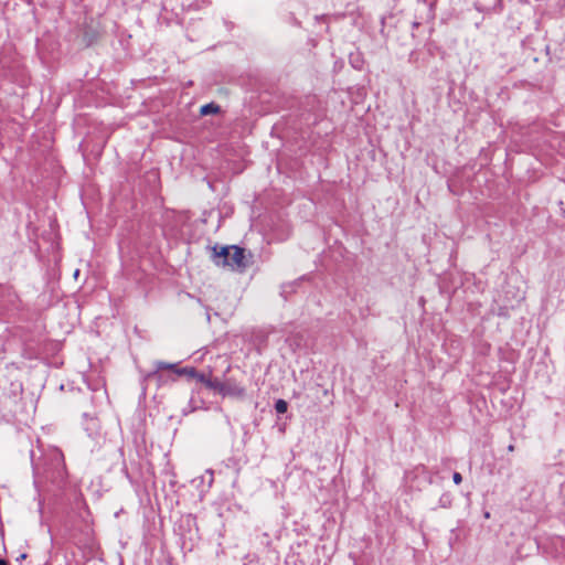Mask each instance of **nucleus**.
Returning a JSON list of instances; mask_svg holds the SVG:
<instances>
[{
	"label": "nucleus",
	"mask_w": 565,
	"mask_h": 565,
	"mask_svg": "<svg viewBox=\"0 0 565 565\" xmlns=\"http://www.w3.org/2000/svg\"><path fill=\"white\" fill-rule=\"evenodd\" d=\"M26 556H28V555H26L25 553L21 554V555L17 558V562H22L23 559H25V558H26Z\"/></svg>",
	"instance_id": "f3484780"
},
{
	"label": "nucleus",
	"mask_w": 565,
	"mask_h": 565,
	"mask_svg": "<svg viewBox=\"0 0 565 565\" xmlns=\"http://www.w3.org/2000/svg\"><path fill=\"white\" fill-rule=\"evenodd\" d=\"M435 3L436 0H417L416 11L424 14L427 19H433L435 15Z\"/></svg>",
	"instance_id": "423d86ee"
},
{
	"label": "nucleus",
	"mask_w": 565,
	"mask_h": 565,
	"mask_svg": "<svg viewBox=\"0 0 565 565\" xmlns=\"http://www.w3.org/2000/svg\"><path fill=\"white\" fill-rule=\"evenodd\" d=\"M31 458H32L33 470H34L35 473H39L40 468H39V465L34 461L33 452H31Z\"/></svg>",
	"instance_id": "2eb2a0df"
},
{
	"label": "nucleus",
	"mask_w": 565,
	"mask_h": 565,
	"mask_svg": "<svg viewBox=\"0 0 565 565\" xmlns=\"http://www.w3.org/2000/svg\"><path fill=\"white\" fill-rule=\"evenodd\" d=\"M296 286H297V281L287 282V284L281 285L280 295L284 297L285 300H287L288 296L295 291Z\"/></svg>",
	"instance_id": "9b49d317"
},
{
	"label": "nucleus",
	"mask_w": 565,
	"mask_h": 565,
	"mask_svg": "<svg viewBox=\"0 0 565 565\" xmlns=\"http://www.w3.org/2000/svg\"><path fill=\"white\" fill-rule=\"evenodd\" d=\"M452 505V495L449 492H445L440 495L438 507L443 509H449Z\"/></svg>",
	"instance_id": "9d476101"
},
{
	"label": "nucleus",
	"mask_w": 565,
	"mask_h": 565,
	"mask_svg": "<svg viewBox=\"0 0 565 565\" xmlns=\"http://www.w3.org/2000/svg\"><path fill=\"white\" fill-rule=\"evenodd\" d=\"M221 395L223 397H233L242 399L246 395V390L236 380L227 377L223 381Z\"/></svg>",
	"instance_id": "7ed1b4c3"
},
{
	"label": "nucleus",
	"mask_w": 565,
	"mask_h": 565,
	"mask_svg": "<svg viewBox=\"0 0 565 565\" xmlns=\"http://www.w3.org/2000/svg\"><path fill=\"white\" fill-rule=\"evenodd\" d=\"M546 54L550 56L551 63L555 64L556 67L565 72V45H556L553 50L550 45H547Z\"/></svg>",
	"instance_id": "20e7f679"
},
{
	"label": "nucleus",
	"mask_w": 565,
	"mask_h": 565,
	"mask_svg": "<svg viewBox=\"0 0 565 565\" xmlns=\"http://www.w3.org/2000/svg\"><path fill=\"white\" fill-rule=\"evenodd\" d=\"M221 111V107L215 103H209L201 107L200 114L202 116L215 115Z\"/></svg>",
	"instance_id": "6e6552de"
},
{
	"label": "nucleus",
	"mask_w": 565,
	"mask_h": 565,
	"mask_svg": "<svg viewBox=\"0 0 565 565\" xmlns=\"http://www.w3.org/2000/svg\"><path fill=\"white\" fill-rule=\"evenodd\" d=\"M52 458L56 462L57 467L62 465L63 455L60 451H54L52 454Z\"/></svg>",
	"instance_id": "ddd939ff"
},
{
	"label": "nucleus",
	"mask_w": 565,
	"mask_h": 565,
	"mask_svg": "<svg viewBox=\"0 0 565 565\" xmlns=\"http://www.w3.org/2000/svg\"><path fill=\"white\" fill-rule=\"evenodd\" d=\"M419 25H420V22H418V21H414L413 22V28L414 29L418 28Z\"/></svg>",
	"instance_id": "6ab92c4d"
},
{
	"label": "nucleus",
	"mask_w": 565,
	"mask_h": 565,
	"mask_svg": "<svg viewBox=\"0 0 565 565\" xmlns=\"http://www.w3.org/2000/svg\"><path fill=\"white\" fill-rule=\"evenodd\" d=\"M484 516H486V518H489V516H490L489 512H486V513H484Z\"/></svg>",
	"instance_id": "5701e85b"
},
{
	"label": "nucleus",
	"mask_w": 565,
	"mask_h": 565,
	"mask_svg": "<svg viewBox=\"0 0 565 565\" xmlns=\"http://www.w3.org/2000/svg\"><path fill=\"white\" fill-rule=\"evenodd\" d=\"M351 64L354 68H360L359 60L351 57Z\"/></svg>",
	"instance_id": "dca6fc26"
},
{
	"label": "nucleus",
	"mask_w": 565,
	"mask_h": 565,
	"mask_svg": "<svg viewBox=\"0 0 565 565\" xmlns=\"http://www.w3.org/2000/svg\"><path fill=\"white\" fill-rule=\"evenodd\" d=\"M452 480L456 484H459L462 481V476L459 472H454Z\"/></svg>",
	"instance_id": "4468645a"
},
{
	"label": "nucleus",
	"mask_w": 565,
	"mask_h": 565,
	"mask_svg": "<svg viewBox=\"0 0 565 565\" xmlns=\"http://www.w3.org/2000/svg\"><path fill=\"white\" fill-rule=\"evenodd\" d=\"M0 565H9V563L4 558H0Z\"/></svg>",
	"instance_id": "a211bd4d"
},
{
	"label": "nucleus",
	"mask_w": 565,
	"mask_h": 565,
	"mask_svg": "<svg viewBox=\"0 0 565 565\" xmlns=\"http://www.w3.org/2000/svg\"><path fill=\"white\" fill-rule=\"evenodd\" d=\"M223 381L218 377L211 376L209 381H206L205 387L221 395L222 393Z\"/></svg>",
	"instance_id": "1a4fd4ad"
},
{
	"label": "nucleus",
	"mask_w": 565,
	"mask_h": 565,
	"mask_svg": "<svg viewBox=\"0 0 565 565\" xmlns=\"http://www.w3.org/2000/svg\"><path fill=\"white\" fill-rule=\"evenodd\" d=\"M180 373H183L184 376H188L190 379H195L196 381L202 383L204 386L206 385V381H209V379L211 377V373L205 374V373L199 372L193 366H185V367H183V370H181Z\"/></svg>",
	"instance_id": "0eeeda50"
},
{
	"label": "nucleus",
	"mask_w": 565,
	"mask_h": 565,
	"mask_svg": "<svg viewBox=\"0 0 565 565\" xmlns=\"http://www.w3.org/2000/svg\"><path fill=\"white\" fill-rule=\"evenodd\" d=\"M231 250L232 252L227 267H231L232 269L241 273L249 267L252 255H247L245 248L232 245Z\"/></svg>",
	"instance_id": "f257e3e1"
},
{
	"label": "nucleus",
	"mask_w": 565,
	"mask_h": 565,
	"mask_svg": "<svg viewBox=\"0 0 565 565\" xmlns=\"http://www.w3.org/2000/svg\"><path fill=\"white\" fill-rule=\"evenodd\" d=\"M275 411L277 414H285L288 409V403L285 399H277L275 402Z\"/></svg>",
	"instance_id": "f8f14e48"
},
{
	"label": "nucleus",
	"mask_w": 565,
	"mask_h": 565,
	"mask_svg": "<svg viewBox=\"0 0 565 565\" xmlns=\"http://www.w3.org/2000/svg\"><path fill=\"white\" fill-rule=\"evenodd\" d=\"M153 366H154V369L145 375V381L157 380L158 382H160L162 379V374L160 372L163 370L172 371L178 376H184L183 373H180L181 370H183V367H180L179 363H168V362H163V361H154Z\"/></svg>",
	"instance_id": "f03ea898"
},
{
	"label": "nucleus",
	"mask_w": 565,
	"mask_h": 565,
	"mask_svg": "<svg viewBox=\"0 0 565 565\" xmlns=\"http://www.w3.org/2000/svg\"><path fill=\"white\" fill-rule=\"evenodd\" d=\"M78 275H79V270L76 269L75 273H74V277L76 278Z\"/></svg>",
	"instance_id": "412c9836"
},
{
	"label": "nucleus",
	"mask_w": 565,
	"mask_h": 565,
	"mask_svg": "<svg viewBox=\"0 0 565 565\" xmlns=\"http://www.w3.org/2000/svg\"><path fill=\"white\" fill-rule=\"evenodd\" d=\"M212 260L217 266H227L230 257H231V246H214L212 248Z\"/></svg>",
	"instance_id": "39448f33"
},
{
	"label": "nucleus",
	"mask_w": 565,
	"mask_h": 565,
	"mask_svg": "<svg viewBox=\"0 0 565 565\" xmlns=\"http://www.w3.org/2000/svg\"><path fill=\"white\" fill-rule=\"evenodd\" d=\"M508 450H509V451H513V450H514V446H513V445H510V446L508 447Z\"/></svg>",
	"instance_id": "aec40b11"
},
{
	"label": "nucleus",
	"mask_w": 565,
	"mask_h": 565,
	"mask_svg": "<svg viewBox=\"0 0 565 565\" xmlns=\"http://www.w3.org/2000/svg\"><path fill=\"white\" fill-rule=\"evenodd\" d=\"M384 21H385V18H382V28L384 26ZM383 32V29L381 30Z\"/></svg>",
	"instance_id": "4be33fe9"
}]
</instances>
